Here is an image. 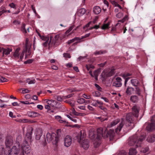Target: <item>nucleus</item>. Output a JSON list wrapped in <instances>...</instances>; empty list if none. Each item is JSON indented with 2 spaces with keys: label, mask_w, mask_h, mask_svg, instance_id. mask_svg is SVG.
<instances>
[{
  "label": "nucleus",
  "mask_w": 155,
  "mask_h": 155,
  "mask_svg": "<svg viewBox=\"0 0 155 155\" xmlns=\"http://www.w3.org/2000/svg\"><path fill=\"white\" fill-rule=\"evenodd\" d=\"M145 136L143 135L138 137L137 134H135L129 138L128 141V144L131 146L135 144L137 147H140L141 143L145 140Z\"/></svg>",
  "instance_id": "nucleus-1"
},
{
  "label": "nucleus",
  "mask_w": 155,
  "mask_h": 155,
  "mask_svg": "<svg viewBox=\"0 0 155 155\" xmlns=\"http://www.w3.org/2000/svg\"><path fill=\"white\" fill-rule=\"evenodd\" d=\"M126 117V118L125 121L122 118L121 119L120 123L115 129V132L116 133H117L118 131H120L121 130L124 124H125V125L127 127H129V128H128V130H130L134 127V125L133 124V126L131 125L132 123L131 121V119L130 117V114H127Z\"/></svg>",
  "instance_id": "nucleus-2"
},
{
  "label": "nucleus",
  "mask_w": 155,
  "mask_h": 155,
  "mask_svg": "<svg viewBox=\"0 0 155 155\" xmlns=\"http://www.w3.org/2000/svg\"><path fill=\"white\" fill-rule=\"evenodd\" d=\"M76 139L78 142L80 143L81 140H82L81 143V146L85 149H87L89 147V141L87 140L84 139L85 137V134L84 133L82 134L81 131L79 133L77 134L76 136Z\"/></svg>",
  "instance_id": "nucleus-3"
},
{
  "label": "nucleus",
  "mask_w": 155,
  "mask_h": 155,
  "mask_svg": "<svg viewBox=\"0 0 155 155\" xmlns=\"http://www.w3.org/2000/svg\"><path fill=\"white\" fill-rule=\"evenodd\" d=\"M59 36L58 35H55L53 40H52V37H50V40L48 43L49 48L52 47L55 48L60 44L61 39H59Z\"/></svg>",
  "instance_id": "nucleus-4"
},
{
  "label": "nucleus",
  "mask_w": 155,
  "mask_h": 155,
  "mask_svg": "<svg viewBox=\"0 0 155 155\" xmlns=\"http://www.w3.org/2000/svg\"><path fill=\"white\" fill-rule=\"evenodd\" d=\"M46 138L48 141L49 142L52 141L53 144L54 145H57L59 141L58 137L54 133L51 134L48 133L46 135Z\"/></svg>",
  "instance_id": "nucleus-5"
},
{
  "label": "nucleus",
  "mask_w": 155,
  "mask_h": 155,
  "mask_svg": "<svg viewBox=\"0 0 155 155\" xmlns=\"http://www.w3.org/2000/svg\"><path fill=\"white\" fill-rule=\"evenodd\" d=\"M146 126V129L148 131H152L155 130V120L153 118H151L150 122L146 123L145 124Z\"/></svg>",
  "instance_id": "nucleus-6"
},
{
  "label": "nucleus",
  "mask_w": 155,
  "mask_h": 155,
  "mask_svg": "<svg viewBox=\"0 0 155 155\" xmlns=\"http://www.w3.org/2000/svg\"><path fill=\"white\" fill-rule=\"evenodd\" d=\"M13 143V140L12 136L8 135L5 138V144L7 147H9Z\"/></svg>",
  "instance_id": "nucleus-7"
},
{
  "label": "nucleus",
  "mask_w": 155,
  "mask_h": 155,
  "mask_svg": "<svg viewBox=\"0 0 155 155\" xmlns=\"http://www.w3.org/2000/svg\"><path fill=\"white\" fill-rule=\"evenodd\" d=\"M72 143V139L71 136L67 135L64 138V145L66 147L70 146Z\"/></svg>",
  "instance_id": "nucleus-8"
},
{
  "label": "nucleus",
  "mask_w": 155,
  "mask_h": 155,
  "mask_svg": "<svg viewBox=\"0 0 155 155\" xmlns=\"http://www.w3.org/2000/svg\"><path fill=\"white\" fill-rule=\"evenodd\" d=\"M35 139L36 140H39L43 134L42 130L41 128H38L36 130Z\"/></svg>",
  "instance_id": "nucleus-9"
},
{
  "label": "nucleus",
  "mask_w": 155,
  "mask_h": 155,
  "mask_svg": "<svg viewBox=\"0 0 155 155\" xmlns=\"http://www.w3.org/2000/svg\"><path fill=\"white\" fill-rule=\"evenodd\" d=\"M116 81L113 83V86L116 87H120L122 85L121 79L120 77H117L116 79Z\"/></svg>",
  "instance_id": "nucleus-10"
},
{
  "label": "nucleus",
  "mask_w": 155,
  "mask_h": 155,
  "mask_svg": "<svg viewBox=\"0 0 155 155\" xmlns=\"http://www.w3.org/2000/svg\"><path fill=\"white\" fill-rule=\"evenodd\" d=\"M103 129L102 128H98L97 130V138L100 140L103 137Z\"/></svg>",
  "instance_id": "nucleus-11"
},
{
  "label": "nucleus",
  "mask_w": 155,
  "mask_h": 155,
  "mask_svg": "<svg viewBox=\"0 0 155 155\" xmlns=\"http://www.w3.org/2000/svg\"><path fill=\"white\" fill-rule=\"evenodd\" d=\"M10 151L12 155H18L19 152V149L16 146H13Z\"/></svg>",
  "instance_id": "nucleus-12"
},
{
  "label": "nucleus",
  "mask_w": 155,
  "mask_h": 155,
  "mask_svg": "<svg viewBox=\"0 0 155 155\" xmlns=\"http://www.w3.org/2000/svg\"><path fill=\"white\" fill-rule=\"evenodd\" d=\"M33 130V128L31 127L29 129L28 131L26 134L25 139H27L28 140H30L31 139V135L32 131Z\"/></svg>",
  "instance_id": "nucleus-13"
},
{
  "label": "nucleus",
  "mask_w": 155,
  "mask_h": 155,
  "mask_svg": "<svg viewBox=\"0 0 155 155\" xmlns=\"http://www.w3.org/2000/svg\"><path fill=\"white\" fill-rule=\"evenodd\" d=\"M133 114L135 117H138V114L139 112V108L138 107L136 106H133L132 108Z\"/></svg>",
  "instance_id": "nucleus-14"
},
{
  "label": "nucleus",
  "mask_w": 155,
  "mask_h": 155,
  "mask_svg": "<svg viewBox=\"0 0 155 155\" xmlns=\"http://www.w3.org/2000/svg\"><path fill=\"white\" fill-rule=\"evenodd\" d=\"M27 114L29 117L32 118L38 116L40 114L37 112L34 111H29L27 113Z\"/></svg>",
  "instance_id": "nucleus-15"
},
{
  "label": "nucleus",
  "mask_w": 155,
  "mask_h": 155,
  "mask_svg": "<svg viewBox=\"0 0 155 155\" xmlns=\"http://www.w3.org/2000/svg\"><path fill=\"white\" fill-rule=\"evenodd\" d=\"M115 133L114 130H110L107 134V137H109L110 140L112 139L114 136Z\"/></svg>",
  "instance_id": "nucleus-16"
},
{
  "label": "nucleus",
  "mask_w": 155,
  "mask_h": 155,
  "mask_svg": "<svg viewBox=\"0 0 155 155\" xmlns=\"http://www.w3.org/2000/svg\"><path fill=\"white\" fill-rule=\"evenodd\" d=\"M134 91V88L128 87L126 90V93L127 95H130L133 93Z\"/></svg>",
  "instance_id": "nucleus-17"
},
{
  "label": "nucleus",
  "mask_w": 155,
  "mask_h": 155,
  "mask_svg": "<svg viewBox=\"0 0 155 155\" xmlns=\"http://www.w3.org/2000/svg\"><path fill=\"white\" fill-rule=\"evenodd\" d=\"M147 141L149 142H153L155 141V135L152 134L150 135L147 138Z\"/></svg>",
  "instance_id": "nucleus-18"
},
{
  "label": "nucleus",
  "mask_w": 155,
  "mask_h": 155,
  "mask_svg": "<svg viewBox=\"0 0 155 155\" xmlns=\"http://www.w3.org/2000/svg\"><path fill=\"white\" fill-rule=\"evenodd\" d=\"M12 51V49L9 48L2 49L3 56L4 54L7 55L9 54L10 52Z\"/></svg>",
  "instance_id": "nucleus-19"
},
{
  "label": "nucleus",
  "mask_w": 155,
  "mask_h": 155,
  "mask_svg": "<svg viewBox=\"0 0 155 155\" xmlns=\"http://www.w3.org/2000/svg\"><path fill=\"white\" fill-rule=\"evenodd\" d=\"M54 104V105H52V107L56 108L59 109H60L61 107V103L55 101Z\"/></svg>",
  "instance_id": "nucleus-20"
},
{
  "label": "nucleus",
  "mask_w": 155,
  "mask_h": 155,
  "mask_svg": "<svg viewBox=\"0 0 155 155\" xmlns=\"http://www.w3.org/2000/svg\"><path fill=\"white\" fill-rule=\"evenodd\" d=\"M93 11L95 14H99L101 11V9L98 6H96L94 7Z\"/></svg>",
  "instance_id": "nucleus-21"
},
{
  "label": "nucleus",
  "mask_w": 155,
  "mask_h": 155,
  "mask_svg": "<svg viewBox=\"0 0 155 155\" xmlns=\"http://www.w3.org/2000/svg\"><path fill=\"white\" fill-rule=\"evenodd\" d=\"M138 97L136 95H133L130 97V101L133 103H136L138 101Z\"/></svg>",
  "instance_id": "nucleus-22"
},
{
  "label": "nucleus",
  "mask_w": 155,
  "mask_h": 155,
  "mask_svg": "<svg viewBox=\"0 0 155 155\" xmlns=\"http://www.w3.org/2000/svg\"><path fill=\"white\" fill-rule=\"evenodd\" d=\"M20 50V48H18L16 49L13 54V56L15 58H19V52Z\"/></svg>",
  "instance_id": "nucleus-23"
},
{
  "label": "nucleus",
  "mask_w": 155,
  "mask_h": 155,
  "mask_svg": "<svg viewBox=\"0 0 155 155\" xmlns=\"http://www.w3.org/2000/svg\"><path fill=\"white\" fill-rule=\"evenodd\" d=\"M86 11V10L85 8H81L78 10V14L80 16H81L84 15Z\"/></svg>",
  "instance_id": "nucleus-24"
},
{
  "label": "nucleus",
  "mask_w": 155,
  "mask_h": 155,
  "mask_svg": "<svg viewBox=\"0 0 155 155\" xmlns=\"http://www.w3.org/2000/svg\"><path fill=\"white\" fill-rule=\"evenodd\" d=\"M131 84L134 86L137 87L139 83L138 81L136 79H132L131 80Z\"/></svg>",
  "instance_id": "nucleus-25"
},
{
  "label": "nucleus",
  "mask_w": 155,
  "mask_h": 155,
  "mask_svg": "<svg viewBox=\"0 0 155 155\" xmlns=\"http://www.w3.org/2000/svg\"><path fill=\"white\" fill-rule=\"evenodd\" d=\"M30 140H28L27 139H25V140L24 141L23 143L22 144L23 145L22 146V147L23 150H26V148H27V149H28L29 148L28 147H27V145L28 144V141H29Z\"/></svg>",
  "instance_id": "nucleus-26"
},
{
  "label": "nucleus",
  "mask_w": 155,
  "mask_h": 155,
  "mask_svg": "<svg viewBox=\"0 0 155 155\" xmlns=\"http://www.w3.org/2000/svg\"><path fill=\"white\" fill-rule=\"evenodd\" d=\"M137 152L135 148H131L129 152V155H136Z\"/></svg>",
  "instance_id": "nucleus-27"
},
{
  "label": "nucleus",
  "mask_w": 155,
  "mask_h": 155,
  "mask_svg": "<svg viewBox=\"0 0 155 155\" xmlns=\"http://www.w3.org/2000/svg\"><path fill=\"white\" fill-rule=\"evenodd\" d=\"M81 40V39L80 38L75 37L74 38L72 39L71 40H69L67 42L68 44V45L70 44L71 43L75 41H80Z\"/></svg>",
  "instance_id": "nucleus-28"
},
{
  "label": "nucleus",
  "mask_w": 155,
  "mask_h": 155,
  "mask_svg": "<svg viewBox=\"0 0 155 155\" xmlns=\"http://www.w3.org/2000/svg\"><path fill=\"white\" fill-rule=\"evenodd\" d=\"M114 71L115 69H111V70L107 74L106 76L107 77H109L113 75L115 73Z\"/></svg>",
  "instance_id": "nucleus-29"
},
{
  "label": "nucleus",
  "mask_w": 155,
  "mask_h": 155,
  "mask_svg": "<svg viewBox=\"0 0 155 155\" xmlns=\"http://www.w3.org/2000/svg\"><path fill=\"white\" fill-rule=\"evenodd\" d=\"M110 22V21H108L107 23L104 24L101 27V28L102 29H106L108 28Z\"/></svg>",
  "instance_id": "nucleus-30"
},
{
  "label": "nucleus",
  "mask_w": 155,
  "mask_h": 155,
  "mask_svg": "<svg viewBox=\"0 0 155 155\" xmlns=\"http://www.w3.org/2000/svg\"><path fill=\"white\" fill-rule=\"evenodd\" d=\"M25 25L24 23L22 24L21 27V31L24 34L27 33V31L25 28Z\"/></svg>",
  "instance_id": "nucleus-31"
},
{
  "label": "nucleus",
  "mask_w": 155,
  "mask_h": 155,
  "mask_svg": "<svg viewBox=\"0 0 155 155\" xmlns=\"http://www.w3.org/2000/svg\"><path fill=\"white\" fill-rule=\"evenodd\" d=\"M36 32L38 34V35L40 37L41 39L42 40H46L49 39V38L48 37H45L44 36H41L40 33L37 31V30H36Z\"/></svg>",
  "instance_id": "nucleus-32"
},
{
  "label": "nucleus",
  "mask_w": 155,
  "mask_h": 155,
  "mask_svg": "<svg viewBox=\"0 0 155 155\" xmlns=\"http://www.w3.org/2000/svg\"><path fill=\"white\" fill-rule=\"evenodd\" d=\"M120 121L119 119H116L113 121L112 122L110 123V127H113L116 124H117Z\"/></svg>",
  "instance_id": "nucleus-33"
},
{
  "label": "nucleus",
  "mask_w": 155,
  "mask_h": 155,
  "mask_svg": "<svg viewBox=\"0 0 155 155\" xmlns=\"http://www.w3.org/2000/svg\"><path fill=\"white\" fill-rule=\"evenodd\" d=\"M106 52V51H96L94 53V55H98V54H103L104 53H105Z\"/></svg>",
  "instance_id": "nucleus-34"
},
{
  "label": "nucleus",
  "mask_w": 155,
  "mask_h": 155,
  "mask_svg": "<svg viewBox=\"0 0 155 155\" xmlns=\"http://www.w3.org/2000/svg\"><path fill=\"white\" fill-rule=\"evenodd\" d=\"M77 101L79 104H82L85 102V100L83 98H80L77 99Z\"/></svg>",
  "instance_id": "nucleus-35"
},
{
  "label": "nucleus",
  "mask_w": 155,
  "mask_h": 155,
  "mask_svg": "<svg viewBox=\"0 0 155 155\" xmlns=\"http://www.w3.org/2000/svg\"><path fill=\"white\" fill-rule=\"evenodd\" d=\"M46 102L47 104L49 105H50L51 106H52V105H53V104H52V103L54 104V102L55 101L53 100H46Z\"/></svg>",
  "instance_id": "nucleus-36"
},
{
  "label": "nucleus",
  "mask_w": 155,
  "mask_h": 155,
  "mask_svg": "<svg viewBox=\"0 0 155 155\" xmlns=\"http://www.w3.org/2000/svg\"><path fill=\"white\" fill-rule=\"evenodd\" d=\"M149 150V148L147 147L145 148H142L141 150V151L143 153H146Z\"/></svg>",
  "instance_id": "nucleus-37"
},
{
  "label": "nucleus",
  "mask_w": 155,
  "mask_h": 155,
  "mask_svg": "<svg viewBox=\"0 0 155 155\" xmlns=\"http://www.w3.org/2000/svg\"><path fill=\"white\" fill-rule=\"evenodd\" d=\"M101 72V69L98 68L97 70L95 71L94 72V76H98V75Z\"/></svg>",
  "instance_id": "nucleus-38"
},
{
  "label": "nucleus",
  "mask_w": 155,
  "mask_h": 155,
  "mask_svg": "<svg viewBox=\"0 0 155 155\" xmlns=\"http://www.w3.org/2000/svg\"><path fill=\"white\" fill-rule=\"evenodd\" d=\"M135 89V92L136 94L138 95H140L141 94V91L140 88L137 86L136 87Z\"/></svg>",
  "instance_id": "nucleus-39"
},
{
  "label": "nucleus",
  "mask_w": 155,
  "mask_h": 155,
  "mask_svg": "<svg viewBox=\"0 0 155 155\" xmlns=\"http://www.w3.org/2000/svg\"><path fill=\"white\" fill-rule=\"evenodd\" d=\"M7 81L8 80L5 77L0 76V82H4Z\"/></svg>",
  "instance_id": "nucleus-40"
},
{
  "label": "nucleus",
  "mask_w": 155,
  "mask_h": 155,
  "mask_svg": "<svg viewBox=\"0 0 155 155\" xmlns=\"http://www.w3.org/2000/svg\"><path fill=\"white\" fill-rule=\"evenodd\" d=\"M128 19V16L126 15L122 19L118 21V22H120L123 23L124 21Z\"/></svg>",
  "instance_id": "nucleus-41"
},
{
  "label": "nucleus",
  "mask_w": 155,
  "mask_h": 155,
  "mask_svg": "<svg viewBox=\"0 0 155 155\" xmlns=\"http://www.w3.org/2000/svg\"><path fill=\"white\" fill-rule=\"evenodd\" d=\"M72 113L74 115L76 116H79L81 115V113L77 112L75 110L74 108H73L72 110Z\"/></svg>",
  "instance_id": "nucleus-42"
},
{
  "label": "nucleus",
  "mask_w": 155,
  "mask_h": 155,
  "mask_svg": "<svg viewBox=\"0 0 155 155\" xmlns=\"http://www.w3.org/2000/svg\"><path fill=\"white\" fill-rule=\"evenodd\" d=\"M112 3L113 5H114L115 6H117L120 9H122V8L121 7V6L115 1H113L112 2Z\"/></svg>",
  "instance_id": "nucleus-43"
},
{
  "label": "nucleus",
  "mask_w": 155,
  "mask_h": 155,
  "mask_svg": "<svg viewBox=\"0 0 155 155\" xmlns=\"http://www.w3.org/2000/svg\"><path fill=\"white\" fill-rule=\"evenodd\" d=\"M4 155H12L10 150H5L4 152Z\"/></svg>",
  "instance_id": "nucleus-44"
},
{
  "label": "nucleus",
  "mask_w": 155,
  "mask_h": 155,
  "mask_svg": "<svg viewBox=\"0 0 155 155\" xmlns=\"http://www.w3.org/2000/svg\"><path fill=\"white\" fill-rule=\"evenodd\" d=\"M56 133L57 134V135L56 136H57V137H58V138H59V137L60 136H61V130L60 129H58L57 130Z\"/></svg>",
  "instance_id": "nucleus-45"
},
{
  "label": "nucleus",
  "mask_w": 155,
  "mask_h": 155,
  "mask_svg": "<svg viewBox=\"0 0 155 155\" xmlns=\"http://www.w3.org/2000/svg\"><path fill=\"white\" fill-rule=\"evenodd\" d=\"M56 99L59 101H61L63 100L64 97H62L61 96H58L56 98Z\"/></svg>",
  "instance_id": "nucleus-46"
},
{
  "label": "nucleus",
  "mask_w": 155,
  "mask_h": 155,
  "mask_svg": "<svg viewBox=\"0 0 155 155\" xmlns=\"http://www.w3.org/2000/svg\"><path fill=\"white\" fill-rule=\"evenodd\" d=\"M28 38H26V39L25 43V48L26 51H27L28 50Z\"/></svg>",
  "instance_id": "nucleus-47"
},
{
  "label": "nucleus",
  "mask_w": 155,
  "mask_h": 155,
  "mask_svg": "<svg viewBox=\"0 0 155 155\" xmlns=\"http://www.w3.org/2000/svg\"><path fill=\"white\" fill-rule=\"evenodd\" d=\"M123 15V13L122 12H119L116 15V17L118 18H120Z\"/></svg>",
  "instance_id": "nucleus-48"
},
{
  "label": "nucleus",
  "mask_w": 155,
  "mask_h": 155,
  "mask_svg": "<svg viewBox=\"0 0 155 155\" xmlns=\"http://www.w3.org/2000/svg\"><path fill=\"white\" fill-rule=\"evenodd\" d=\"M73 94H71L66 96H63V97H64V99L72 97Z\"/></svg>",
  "instance_id": "nucleus-49"
},
{
  "label": "nucleus",
  "mask_w": 155,
  "mask_h": 155,
  "mask_svg": "<svg viewBox=\"0 0 155 155\" xmlns=\"http://www.w3.org/2000/svg\"><path fill=\"white\" fill-rule=\"evenodd\" d=\"M64 57L65 58H70L71 56L70 54L68 53H64L63 54Z\"/></svg>",
  "instance_id": "nucleus-50"
},
{
  "label": "nucleus",
  "mask_w": 155,
  "mask_h": 155,
  "mask_svg": "<svg viewBox=\"0 0 155 155\" xmlns=\"http://www.w3.org/2000/svg\"><path fill=\"white\" fill-rule=\"evenodd\" d=\"M20 102H21V103L23 104H33V103H29L28 101H20Z\"/></svg>",
  "instance_id": "nucleus-51"
},
{
  "label": "nucleus",
  "mask_w": 155,
  "mask_h": 155,
  "mask_svg": "<svg viewBox=\"0 0 155 155\" xmlns=\"http://www.w3.org/2000/svg\"><path fill=\"white\" fill-rule=\"evenodd\" d=\"M94 85L97 88V89L98 91H101V90L102 89V88L98 85L97 84H95Z\"/></svg>",
  "instance_id": "nucleus-52"
},
{
  "label": "nucleus",
  "mask_w": 155,
  "mask_h": 155,
  "mask_svg": "<svg viewBox=\"0 0 155 155\" xmlns=\"http://www.w3.org/2000/svg\"><path fill=\"white\" fill-rule=\"evenodd\" d=\"M91 34L90 33L87 34H86L85 35L82 36L81 38H80L81 39V40L84 39L85 38L88 37Z\"/></svg>",
  "instance_id": "nucleus-53"
},
{
  "label": "nucleus",
  "mask_w": 155,
  "mask_h": 155,
  "mask_svg": "<svg viewBox=\"0 0 155 155\" xmlns=\"http://www.w3.org/2000/svg\"><path fill=\"white\" fill-rule=\"evenodd\" d=\"M33 60L32 59H29L28 60L24 62V63L25 64H30L32 63Z\"/></svg>",
  "instance_id": "nucleus-54"
},
{
  "label": "nucleus",
  "mask_w": 155,
  "mask_h": 155,
  "mask_svg": "<svg viewBox=\"0 0 155 155\" xmlns=\"http://www.w3.org/2000/svg\"><path fill=\"white\" fill-rule=\"evenodd\" d=\"M25 51V50H24L21 53V55L20 56V59L21 60L22 59V58L23 57V56L24 55V52Z\"/></svg>",
  "instance_id": "nucleus-55"
},
{
  "label": "nucleus",
  "mask_w": 155,
  "mask_h": 155,
  "mask_svg": "<svg viewBox=\"0 0 155 155\" xmlns=\"http://www.w3.org/2000/svg\"><path fill=\"white\" fill-rule=\"evenodd\" d=\"M86 58V56H80L78 59V60L79 61L83 60Z\"/></svg>",
  "instance_id": "nucleus-56"
},
{
  "label": "nucleus",
  "mask_w": 155,
  "mask_h": 155,
  "mask_svg": "<svg viewBox=\"0 0 155 155\" xmlns=\"http://www.w3.org/2000/svg\"><path fill=\"white\" fill-rule=\"evenodd\" d=\"M4 8H5V7L4 6H2L1 7V11L2 13H5V12H7V10H5L4 9Z\"/></svg>",
  "instance_id": "nucleus-57"
},
{
  "label": "nucleus",
  "mask_w": 155,
  "mask_h": 155,
  "mask_svg": "<svg viewBox=\"0 0 155 155\" xmlns=\"http://www.w3.org/2000/svg\"><path fill=\"white\" fill-rule=\"evenodd\" d=\"M83 97L87 99H89L91 98L90 96V95H87L86 94H84L83 95Z\"/></svg>",
  "instance_id": "nucleus-58"
},
{
  "label": "nucleus",
  "mask_w": 155,
  "mask_h": 155,
  "mask_svg": "<svg viewBox=\"0 0 155 155\" xmlns=\"http://www.w3.org/2000/svg\"><path fill=\"white\" fill-rule=\"evenodd\" d=\"M49 40H44V41H46L44 43H43V45L45 47H46L47 46V44H48V41Z\"/></svg>",
  "instance_id": "nucleus-59"
},
{
  "label": "nucleus",
  "mask_w": 155,
  "mask_h": 155,
  "mask_svg": "<svg viewBox=\"0 0 155 155\" xmlns=\"http://www.w3.org/2000/svg\"><path fill=\"white\" fill-rule=\"evenodd\" d=\"M9 6L12 8H15V5L13 3L10 4Z\"/></svg>",
  "instance_id": "nucleus-60"
},
{
  "label": "nucleus",
  "mask_w": 155,
  "mask_h": 155,
  "mask_svg": "<svg viewBox=\"0 0 155 155\" xmlns=\"http://www.w3.org/2000/svg\"><path fill=\"white\" fill-rule=\"evenodd\" d=\"M29 91L27 89H23L22 91V93L23 94L28 93Z\"/></svg>",
  "instance_id": "nucleus-61"
},
{
  "label": "nucleus",
  "mask_w": 155,
  "mask_h": 155,
  "mask_svg": "<svg viewBox=\"0 0 155 155\" xmlns=\"http://www.w3.org/2000/svg\"><path fill=\"white\" fill-rule=\"evenodd\" d=\"M13 23L15 25H19L20 24V22L18 21L15 20L13 21Z\"/></svg>",
  "instance_id": "nucleus-62"
},
{
  "label": "nucleus",
  "mask_w": 155,
  "mask_h": 155,
  "mask_svg": "<svg viewBox=\"0 0 155 155\" xmlns=\"http://www.w3.org/2000/svg\"><path fill=\"white\" fill-rule=\"evenodd\" d=\"M95 96L96 97H99L101 95V93L98 91H96L95 93Z\"/></svg>",
  "instance_id": "nucleus-63"
},
{
  "label": "nucleus",
  "mask_w": 155,
  "mask_h": 155,
  "mask_svg": "<svg viewBox=\"0 0 155 155\" xmlns=\"http://www.w3.org/2000/svg\"><path fill=\"white\" fill-rule=\"evenodd\" d=\"M78 107L80 109L83 110H85V106H78Z\"/></svg>",
  "instance_id": "nucleus-64"
}]
</instances>
